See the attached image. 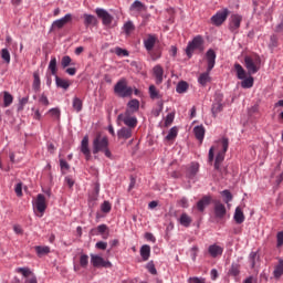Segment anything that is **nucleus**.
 <instances>
[{"instance_id": "1", "label": "nucleus", "mask_w": 283, "mask_h": 283, "mask_svg": "<svg viewBox=\"0 0 283 283\" xmlns=\"http://www.w3.org/2000/svg\"><path fill=\"white\" fill-rule=\"evenodd\" d=\"M229 150V138L222 137L218 142L213 144V146L209 149L208 160L209 163H213L214 160V169L220 170L222 163H224V156H227V151Z\"/></svg>"}, {"instance_id": "2", "label": "nucleus", "mask_w": 283, "mask_h": 283, "mask_svg": "<svg viewBox=\"0 0 283 283\" xmlns=\"http://www.w3.org/2000/svg\"><path fill=\"white\" fill-rule=\"evenodd\" d=\"M92 151L94 155L103 151L106 158H112V151H109V139H107V136H102L101 134L96 135L93 140Z\"/></svg>"}, {"instance_id": "3", "label": "nucleus", "mask_w": 283, "mask_h": 283, "mask_svg": "<svg viewBox=\"0 0 283 283\" xmlns=\"http://www.w3.org/2000/svg\"><path fill=\"white\" fill-rule=\"evenodd\" d=\"M114 93L120 98H127L134 94V88L127 85L125 77L120 78L114 86Z\"/></svg>"}, {"instance_id": "4", "label": "nucleus", "mask_w": 283, "mask_h": 283, "mask_svg": "<svg viewBox=\"0 0 283 283\" xmlns=\"http://www.w3.org/2000/svg\"><path fill=\"white\" fill-rule=\"evenodd\" d=\"M48 209V200L45 195L39 193L33 200V211L38 218H43L45 210Z\"/></svg>"}, {"instance_id": "5", "label": "nucleus", "mask_w": 283, "mask_h": 283, "mask_svg": "<svg viewBox=\"0 0 283 283\" xmlns=\"http://www.w3.org/2000/svg\"><path fill=\"white\" fill-rule=\"evenodd\" d=\"M244 63L249 74H258L262 60L258 55H248L244 59Z\"/></svg>"}, {"instance_id": "6", "label": "nucleus", "mask_w": 283, "mask_h": 283, "mask_svg": "<svg viewBox=\"0 0 283 283\" xmlns=\"http://www.w3.org/2000/svg\"><path fill=\"white\" fill-rule=\"evenodd\" d=\"M202 45H205V40L202 39V35L195 36L186 48V54L188 59H191V56H193L195 50H202Z\"/></svg>"}, {"instance_id": "7", "label": "nucleus", "mask_w": 283, "mask_h": 283, "mask_svg": "<svg viewBox=\"0 0 283 283\" xmlns=\"http://www.w3.org/2000/svg\"><path fill=\"white\" fill-rule=\"evenodd\" d=\"M118 120L124 123V125H126V127H128L129 129H134L136 127V125H138V119L136 118V116H132V113H129V112L119 114Z\"/></svg>"}, {"instance_id": "8", "label": "nucleus", "mask_w": 283, "mask_h": 283, "mask_svg": "<svg viewBox=\"0 0 283 283\" xmlns=\"http://www.w3.org/2000/svg\"><path fill=\"white\" fill-rule=\"evenodd\" d=\"M91 264L95 269H112V262L105 261V259L98 254H91Z\"/></svg>"}, {"instance_id": "9", "label": "nucleus", "mask_w": 283, "mask_h": 283, "mask_svg": "<svg viewBox=\"0 0 283 283\" xmlns=\"http://www.w3.org/2000/svg\"><path fill=\"white\" fill-rule=\"evenodd\" d=\"M229 17V9H223L221 11H218L211 18L212 25L220 27L224 21H227Z\"/></svg>"}, {"instance_id": "10", "label": "nucleus", "mask_w": 283, "mask_h": 283, "mask_svg": "<svg viewBox=\"0 0 283 283\" xmlns=\"http://www.w3.org/2000/svg\"><path fill=\"white\" fill-rule=\"evenodd\" d=\"M95 13L97 14L98 19H102L103 25H112L114 21V17L109 14L105 9H96Z\"/></svg>"}, {"instance_id": "11", "label": "nucleus", "mask_w": 283, "mask_h": 283, "mask_svg": "<svg viewBox=\"0 0 283 283\" xmlns=\"http://www.w3.org/2000/svg\"><path fill=\"white\" fill-rule=\"evenodd\" d=\"M80 149L85 156V160H92V151L90 150V136L85 135L83 137Z\"/></svg>"}, {"instance_id": "12", "label": "nucleus", "mask_w": 283, "mask_h": 283, "mask_svg": "<svg viewBox=\"0 0 283 283\" xmlns=\"http://www.w3.org/2000/svg\"><path fill=\"white\" fill-rule=\"evenodd\" d=\"M241 23H242V15L232 14L229 19V30L231 32H238V30H240Z\"/></svg>"}, {"instance_id": "13", "label": "nucleus", "mask_w": 283, "mask_h": 283, "mask_svg": "<svg viewBox=\"0 0 283 283\" xmlns=\"http://www.w3.org/2000/svg\"><path fill=\"white\" fill-rule=\"evenodd\" d=\"M224 109V104H222V95L218 94L216 95L214 102L212 104V116L216 118Z\"/></svg>"}, {"instance_id": "14", "label": "nucleus", "mask_w": 283, "mask_h": 283, "mask_svg": "<svg viewBox=\"0 0 283 283\" xmlns=\"http://www.w3.org/2000/svg\"><path fill=\"white\" fill-rule=\"evenodd\" d=\"M153 76L155 77L156 85H160L164 81L165 69L160 64L153 67Z\"/></svg>"}, {"instance_id": "15", "label": "nucleus", "mask_w": 283, "mask_h": 283, "mask_svg": "<svg viewBox=\"0 0 283 283\" xmlns=\"http://www.w3.org/2000/svg\"><path fill=\"white\" fill-rule=\"evenodd\" d=\"M90 264V256L87 254H81L78 259V263H74V271L75 273H78L81 269H87V265Z\"/></svg>"}, {"instance_id": "16", "label": "nucleus", "mask_w": 283, "mask_h": 283, "mask_svg": "<svg viewBox=\"0 0 283 283\" xmlns=\"http://www.w3.org/2000/svg\"><path fill=\"white\" fill-rule=\"evenodd\" d=\"M216 51H213L212 49L208 50L206 53V61H207V65H208V72H211V70H213V67H216Z\"/></svg>"}, {"instance_id": "17", "label": "nucleus", "mask_w": 283, "mask_h": 283, "mask_svg": "<svg viewBox=\"0 0 283 283\" xmlns=\"http://www.w3.org/2000/svg\"><path fill=\"white\" fill-rule=\"evenodd\" d=\"M208 253L210 258H220L222 253H224V248L218 245V244H211L208 248Z\"/></svg>"}, {"instance_id": "18", "label": "nucleus", "mask_w": 283, "mask_h": 283, "mask_svg": "<svg viewBox=\"0 0 283 283\" xmlns=\"http://www.w3.org/2000/svg\"><path fill=\"white\" fill-rule=\"evenodd\" d=\"M176 138H178V127L174 126L172 128L169 129L165 140L166 143H168V145H174V143L176 142Z\"/></svg>"}, {"instance_id": "19", "label": "nucleus", "mask_w": 283, "mask_h": 283, "mask_svg": "<svg viewBox=\"0 0 283 283\" xmlns=\"http://www.w3.org/2000/svg\"><path fill=\"white\" fill-rule=\"evenodd\" d=\"M70 21H72V14L67 13L62 19L55 20L53 22V28H57L59 30H61V28L66 25V23H70Z\"/></svg>"}, {"instance_id": "20", "label": "nucleus", "mask_w": 283, "mask_h": 283, "mask_svg": "<svg viewBox=\"0 0 283 283\" xmlns=\"http://www.w3.org/2000/svg\"><path fill=\"white\" fill-rule=\"evenodd\" d=\"M140 109V102L138 99H130L127 104V109L128 114H136Z\"/></svg>"}, {"instance_id": "21", "label": "nucleus", "mask_w": 283, "mask_h": 283, "mask_svg": "<svg viewBox=\"0 0 283 283\" xmlns=\"http://www.w3.org/2000/svg\"><path fill=\"white\" fill-rule=\"evenodd\" d=\"M211 71H209V69H207V72L201 73L198 77V83H200L202 85V87H205L207 85V83H211Z\"/></svg>"}, {"instance_id": "22", "label": "nucleus", "mask_w": 283, "mask_h": 283, "mask_svg": "<svg viewBox=\"0 0 283 283\" xmlns=\"http://www.w3.org/2000/svg\"><path fill=\"white\" fill-rule=\"evenodd\" d=\"M140 256L143 259L144 262H147V260H149V258L151 256V247H149L148 244H145L140 248Z\"/></svg>"}, {"instance_id": "23", "label": "nucleus", "mask_w": 283, "mask_h": 283, "mask_svg": "<svg viewBox=\"0 0 283 283\" xmlns=\"http://www.w3.org/2000/svg\"><path fill=\"white\" fill-rule=\"evenodd\" d=\"M83 19H84V25L86 28L94 27V25H96V23H98V20L96 19V17H94L92 14L85 13L83 15Z\"/></svg>"}, {"instance_id": "24", "label": "nucleus", "mask_w": 283, "mask_h": 283, "mask_svg": "<svg viewBox=\"0 0 283 283\" xmlns=\"http://www.w3.org/2000/svg\"><path fill=\"white\" fill-rule=\"evenodd\" d=\"M205 126L202 125L196 126L193 128L195 137L197 138V140H199V143H202L205 140Z\"/></svg>"}, {"instance_id": "25", "label": "nucleus", "mask_w": 283, "mask_h": 283, "mask_svg": "<svg viewBox=\"0 0 283 283\" xmlns=\"http://www.w3.org/2000/svg\"><path fill=\"white\" fill-rule=\"evenodd\" d=\"M117 136L122 140H129V137L132 136V128L123 127L117 132Z\"/></svg>"}, {"instance_id": "26", "label": "nucleus", "mask_w": 283, "mask_h": 283, "mask_svg": "<svg viewBox=\"0 0 283 283\" xmlns=\"http://www.w3.org/2000/svg\"><path fill=\"white\" fill-rule=\"evenodd\" d=\"M214 213L217 218H222L223 216H227V208L221 202H217L214 205Z\"/></svg>"}, {"instance_id": "27", "label": "nucleus", "mask_w": 283, "mask_h": 283, "mask_svg": "<svg viewBox=\"0 0 283 283\" xmlns=\"http://www.w3.org/2000/svg\"><path fill=\"white\" fill-rule=\"evenodd\" d=\"M144 45L148 52H151L154 50V46L156 45V35H149L144 41Z\"/></svg>"}, {"instance_id": "28", "label": "nucleus", "mask_w": 283, "mask_h": 283, "mask_svg": "<svg viewBox=\"0 0 283 283\" xmlns=\"http://www.w3.org/2000/svg\"><path fill=\"white\" fill-rule=\"evenodd\" d=\"M55 84L57 87H61L62 90H69L70 88V81L65 78L59 77V75H55Z\"/></svg>"}, {"instance_id": "29", "label": "nucleus", "mask_w": 283, "mask_h": 283, "mask_svg": "<svg viewBox=\"0 0 283 283\" xmlns=\"http://www.w3.org/2000/svg\"><path fill=\"white\" fill-rule=\"evenodd\" d=\"M234 220L237 224H242V222H244V212L242 211V208L240 207L235 208Z\"/></svg>"}, {"instance_id": "30", "label": "nucleus", "mask_w": 283, "mask_h": 283, "mask_svg": "<svg viewBox=\"0 0 283 283\" xmlns=\"http://www.w3.org/2000/svg\"><path fill=\"white\" fill-rule=\"evenodd\" d=\"M234 70L237 72V77L239 81H243V78H247V71H244V67L240 64H234Z\"/></svg>"}, {"instance_id": "31", "label": "nucleus", "mask_w": 283, "mask_h": 283, "mask_svg": "<svg viewBox=\"0 0 283 283\" xmlns=\"http://www.w3.org/2000/svg\"><path fill=\"white\" fill-rule=\"evenodd\" d=\"M210 202H211V197H203L201 200L198 201L197 209L199 211H205V208L209 206Z\"/></svg>"}, {"instance_id": "32", "label": "nucleus", "mask_w": 283, "mask_h": 283, "mask_svg": "<svg viewBox=\"0 0 283 283\" xmlns=\"http://www.w3.org/2000/svg\"><path fill=\"white\" fill-rule=\"evenodd\" d=\"M32 87H33L34 92H39V90H41V76L39 75V72L33 73Z\"/></svg>"}, {"instance_id": "33", "label": "nucleus", "mask_w": 283, "mask_h": 283, "mask_svg": "<svg viewBox=\"0 0 283 283\" xmlns=\"http://www.w3.org/2000/svg\"><path fill=\"white\" fill-rule=\"evenodd\" d=\"M34 249L39 258H41L42 255H48V253H50V247L48 245H36Z\"/></svg>"}, {"instance_id": "34", "label": "nucleus", "mask_w": 283, "mask_h": 283, "mask_svg": "<svg viewBox=\"0 0 283 283\" xmlns=\"http://www.w3.org/2000/svg\"><path fill=\"white\" fill-rule=\"evenodd\" d=\"M228 275H231L232 277H238L240 275V264L239 263H232Z\"/></svg>"}, {"instance_id": "35", "label": "nucleus", "mask_w": 283, "mask_h": 283, "mask_svg": "<svg viewBox=\"0 0 283 283\" xmlns=\"http://www.w3.org/2000/svg\"><path fill=\"white\" fill-rule=\"evenodd\" d=\"M253 76H249L243 78V81L241 82V87H243V90H251V87H253Z\"/></svg>"}, {"instance_id": "36", "label": "nucleus", "mask_w": 283, "mask_h": 283, "mask_svg": "<svg viewBox=\"0 0 283 283\" xmlns=\"http://www.w3.org/2000/svg\"><path fill=\"white\" fill-rule=\"evenodd\" d=\"M14 97L9 92L3 93V107H10L11 103H13Z\"/></svg>"}, {"instance_id": "37", "label": "nucleus", "mask_w": 283, "mask_h": 283, "mask_svg": "<svg viewBox=\"0 0 283 283\" xmlns=\"http://www.w3.org/2000/svg\"><path fill=\"white\" fill-rule=\"evenodd\" d=\"M97 231L102 235L103 240H107V238H109V231H107L106 224H99L97 227Z\"/></svg>"}, {"instance_id": "38", "label": "nucleus", "mask_w": 283, "mask_h": 283, "mask_svg": "<svg viewBox=\"0 0 283 283\" xmlns=\"http://www.w3.org/2000/svg\"><path fill=\"white\" fill-rule=\"evenodd\" d=\"M189 90V84L187 82H179L176 87L178 94H185Z\"/></svg>"}, {"instance_id": "39", "label": "nucleus", "mask_w": 283, "mask_h": 283, "mask_svg": "<svg viewBox=\"0 0 283 283\" xmlns=\"http://www.w3.org/2000/svg\"><path fill=\"white\" fill-rule=\"evenodd\" d=\"M199 170H200V165L198 163H192L188 168V176L190 177L196 176V174H198Z\"/></svg>"}, {"instance_id": "40", "label": "nucleus", "mask_w": 283, "mask_h": 283, "mask_svg": "<svg viewBox=\"0 0 283 283\" xmlns=\"http://www.w3.org/2000/svg\"><path fill=\"white\" fill-rule=\"evenodd\" d=\"M149 92V96L150 98H153V101H155V98H160V91H158V88H156L155 85H150L148 88Z\"/></svg>"}, {"instance_id": "41", "label": "nucleus", "mask_w": 283, "mask_h": 283, "mask_svg": "<svg viewBox=\"0 0 283 283\" xmlns=\"http://www.w3.org/2000/svg\"><path fill=\"white\" fill-rule=\"evenodd\" d=\"M49 70L51 71L52 76H57L56 75V72H57V69H56V56H52L51 57V61L49 63Z\"/></svg>"}, {"instance_id": "42", "label": "nucleus", "mask_w": 283, "mask_h": 283, "mask_svg": "<svg viewBox=\"0 0 283 283\" xmlns=\"http://www.w3.org/2000/svg\"><path fill=\"white\" fill-rule=\"evenodd\" d=\"M179 222L182 227H189L191 224V217L187 213H182L179 218Z\"/></svg>"}, {"instance_id": "43", "label": "nucleus", "mask_w": 283, "mask_h": 283, "mask_svg": "<svg viewBox=\"0 0 283 283\" xmlns=\"http://www.w3.org/2000/svg\"><path fill=\"white\" fill-rule=\"evenodd\" d=\"M70 65H74L72 57H70V55H64L61 60V67L65 70V67H70Z\"/></svg>"}, {"instance_id": "44", "label": "nucleus", "mask_w": 283, "mask_h": 283, "mask_svg": "<svg viewBox=\"0 0 283 283\" xmlns=\"http://www.w3.org/2000/svg\"><path fill=\"white\" fill-rule=\"evenodd\" d=\"M130 10H136V12H143L146 10L145 4L143 2L136 0L132 6Z\"/></svg>"}, {"instance_id": "45", "label": "nucleus", "mask_w": 283, "mask_h": 283, "mask_svg": "<svg viewBox=\"0 0 283 283\" xmlns=\"http://www.w3.org/2000/svg\"><path fill=\"white\" fill-rule=\"evenodd\" d=\"M283 275V260L279 261V264L274 269V277H282Z\"/></svg>"}, {"instance_id": "46", "label": "nucleus", "mask_w": 283, "mask_h": 283, "mask_svg": "<svg viewBox=\"0 0 283 283\" xmlns=\"http://www.w3.org/2000/svg\"><path fill=\"white\" fill-rule=\"evenodd\" d=\"M73 108L75 112H81L83 109V99L78 97L73 98Z\"/></svg>"}, {"instance_id": "47", "label": "nucleus", "mask_w": 283, "mask_h": 283, "mask_svg": "<svg viewBox=\"0 0 283 283\" xmlns=\"http://www.w3.org/2000/svg\"><path fill=\"white\" fill-rule=\"evenodd\" d=\"M49 115L51 116V118H54V120H59V118H61V109H59V108H51L49 111Z\"/></svg>"}, {"instance_id": "48", "label": "nucleus", "mask_w": 283, "mask_h": 283, "mask_svg": "<svg viewBox=\"0 0 283 283\" xmlns=\"http://www.w3.org/2000/svg\"><path fill=\"white\" fill-rule=\"evenodd\" d=\"M146 269L148 272H150L151 275H158V271L156 270V265L154 264V261H150L146 264Z\"/></svg>"}, {"instance_id": "49", "label": "nucleus", "mask_w": 283, "mask_h": 283, "mask_svg": "<svg viewBox=\"0 0 283 283\" xmlns=\"http://www.w3.org/2000/svg\"><path fill=\"white\" fill-rule=\"evenodd\" d=\"M17 273H21L23 277H30V275H32V271H30V268H18Z\"/></svg>"}, {"instance_id": "50", "label": "nucleus", "mask_w": 283, "mask_h": 283, "mask_svg": "<svg viewBox=\"0 0 283 283\" xmlns=\"http://www.w3.org/2000/svg\"><path fill=\"white\" fill-rule=\"evenodd\" d=\"M221 195L223 196L224 202H226L227 205H229V202H231V200H233V195H231V191H229V190H223V191L221 192Z\"/></svg>"}, {"instance_id": "51", "label": "nucleus", "mask_w": 283, "mask_h": 283, "mask_svg": "<svg viewBox=\"0 0 283 283\" xmlns=\"http://www.w3.org/2000/svg\"><path fill=\"white\" fill-rule=\"evenodd\" d=\"M101 211H103V213H109V211H112V203L104 201L101 206Z\"/></svg>"}, {"instance_id": "52", "label": "nucleus", "mask_w": 283, "mask_h": 283, "mask_svg": "<svg viewBox=\"0 0 283 283\" xmlns=\"http://www.w3.org/2000/svg\"><path fill=\"white\" fill-rule=\"evenodd\" d=\"M175 118H176V114L169 113L165 118V127H169V125H171V123H174Z\"/></svg>"}, {"instance_id": "53", "label": "nucleus", "mask_w": 283, "mask_h": 283, "mask_svg": "<svg viewBox=\"0 0 283 283\" xmlns=\"http://www.w3.org/2000/svg\"><path fill=\"white\" fill-rule=\"evenodd\" d=\"M133 30H134V23L132 21H128L124 24V32L126 34H132Z\"/></svg>"}, {"instance_id": "54", "label": "nucleus", "mask_w": 283, "mask_h": 283, "mask_svg": "<svg viewBox=\"0 0 283 283\" xmlns=\"http://www.w3.org/2000/svg\"><path fill=\"white\" fill-rule=\"evenodd\" d=\"M188 283H207L205 277L191 276L188 279Z\"/></svg>"}, {"instance_id": "55", "label": "nucleus", "mask_w": 283, "mask_h": 283, "mask_svg": "<svg viewBox=\"0 0 283 283\" xmlns=\"http://www.w3.org/2000/svg\"><path fill=\"white\" fill-rule=\"evenodd\" d=\"M0 54L1 59H3L7 63H10V51H8V49H2Z\"/></svg>"}, {"instance_id": "56", "label": "nucleus", "mask_w": 283, "mask_h": 283, "mask_svg": "<svg viewBox=\"0 0 283 283\" xmlns=\"http://www.w3.org/2000/svg\"><path fill=\"white\" fill-rule=\"evenodd\" d=\"M115 54L117 56H129V52H127V50L122 49V48H116L115 49Z\"/></svg>"}, {"instance_id": "57", "label": "nucleus", "mask_w": 283, "mask_h": 283, "mask_svg": "<svg viewBox=\"0 0 283 283\" xmlns=\"http://www.w3.org/2000/svg\"><path fill=\"white\" fill-rule=\"evenodd\" d=\"M276 247H277V249L283 247V231H280L276 234Z\"/></svg>"}, {"instance_id": "58", "label": "nucleus", "mask_w": 283, "mask_h": 283, "mask_svg": "<svg viewBox=\"0 0 283 283\" xmlns=\"http://www.w3.org/2000/svg\"><path fill=\"white\" fill-rule=\"evenodd\" d=\"M39 103H41V105H44V107H48V105H50V99H48V96L45 94H42L39 98Z\"/></svg>"}, {"instance_id": "59", "label": "nucleus", "mask_w": 283, "mask_h": 283, "mask_svg": "<svg viewBox=\"0 0 283 283\" xmlns=\"http://www.w3.org/2000/svg\"><path fill=\"white\" fill-rule=\"evenodd\" d=\"M178 206L182 207V209H187L189 207V200L182 197L181 199L178 200Z\"/></svg>"}, {"instance_id": "60", "label": "nucleus", "mask_w": 283, "mask_h": 283, "mask_svg": "<svg viewBox=\"0 0 283 283\" xmlns=\"http://www.w3.org/2000/svg\"><path fill=\"white\" fill-rule=\"evenodd\" d=\"M14 191L17 196L21 198V196H23V186L21 184H17Z\"/></svg>"}, {"instance_id": "61", "label": "nucleus", "mask_w": 283, "mask_h": 283, "mask_svg": "<svg viewBox=\"0 0 283 283\" xmlns=\"http://www.w3.org/2000/svg\"><path fill=\"white\" fill-rule=\"evenodd\" d=\"M96 249H99L101 251H105V249H107V242H103V241H98L95 244Z\"/></svg>"}, {"instance_id": "62", "label": "nucleus", "mask_w": 283, "mask_h": 283, "mask_svg": "<svg viewBox=\"0 0 283 283\" xmlns=\"http://www.w3.org/2000/svg\"><path fill=\"white\" fill-rule=\"evenodd\" d=\"M192 260H196L198 258V245H193L190 250Z\"/></svg>"}, {"instance_id": "63", "label": "nucleus", "mask_w": 283, "mask_h": 283, "mask_svg": "<svg viewBox=\"0 0 283 283\" xmlns=\"http://www.w3.org/2000/svg\"><path fill=\"white\" fill-rule=\"evenodd\" d=\"M145 239L148 241V242H156V237H154L153 234H151V232H146L145 233Z\"/></svg>"}, {"instance_id": "64", "label": "nucleus", "mask_w": 283, "mask_h": 283, "mask_svg": "<svg viewBox=\"0 0 283 283\" xmlns=\"http://www.w3.org/2000/svg\"><path fill=\"white\" fill-rule=\"evenodd\" d=\"M13 231H14V233H17L18 235H22V233H23V228H21V226H19V224H15V226H13Z\"/></svg>"}]
</instances>
